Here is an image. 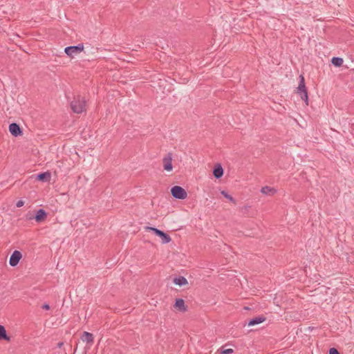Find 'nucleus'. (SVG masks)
Here are the masks:
<instances>
[{"mask_svg": "<svg viewBox=\"0 0 354 354\" xmlns=\"http://www.w3.org/2000/svg\"><path fill=\"white\" fill-rule=\"evenodd\" d=\"M9 131L10 133L15 137H17L22 134V130L21 127L18 124L15 122L10 124Z\"/></svg>", "mask_w": 354, "mask_h": 354, "instance_id": "nucleus-8", "label": "nucleus"}, {"mask_svg": "<svg viewBox=\"0 0 354 354\" xmlns=\"http://www.w3.org/2000/svg\"><path fill=\"white\" fill-rule=\"evenodd\" d=\"M81 339L83 342H86L88 344H93L94 340L93 334L86 331L83 333Z\"/></svg>", "mask_w": 354, "mask_h": 354, "instance_id": "nucleus-13", "label": "nucleus"}, {"mask_svg": "<svg viewBox=\"0 0 354 354\" xmlns=\"http://www.w3.org/2000/svg\"><path fill=\"white\" fill-rule=\"evenodd\" d=\"M173 282L179 286H185L188 283L187 279L183 276H179L178 277H175L173 279Z\"/></svg>", "mask_w": 354, "mask_h": 354, "instance_id": "nucleus-15", "label": "nucleus"}, {"mask_svg": "<svg viewBox=\"0 0 354 354\" xmlns=\"http://www.w3.org/2000/svg\"><path fill=\"white\" fill-rule=\"evenodd\" d=\"M234 352L233 349L232 348H227V349H221V354H231Z\"/></svg>", "mask_w": 354, "mask_h": 354, "instance_id": "nucleus-20", "label": "nucleus"}, {"mask_svg": "<svg viewBox=\"0 0 354 354\" xmlns=\"http://www.w3.org/2000/svg\"><path fill=\"white\" fill-rule=\"evenodd\" d=\"M24 205V202L21 200H19V201H17V203H16V206L17 207H22L23 205Z\"/></svg>", "mask_w": 354, "mask_h": 354, "instance_id": "nucleus-22", "label": "nucleus"}, {"mask_svg": "<svg viewBox=\"0 0 354 354\" xmlns=\"http://www.w3.org/2000/svg\"><path fill=\"white\" fill-rule=\"evenodd\" d=\"M21 257H22L21 253L18 250H15L10 257V260H9L10 265L12 267L16 266L19 263Z\"/></svg>", "mask_w": 354, "mask_h": 354, "instance_id": "nucleus-6", "label": "nucleus"}, {"mask_svg": "<svg viewBox=\"0 0 354 354\" xmlns=\"http://www.w3.org/2000/svg\"><path fill=\"white\" fill-rule=\"evenodd\" d=\"M221 194L234 204L236 203V200L231 195L228 194L225 191H221Z\"/></svg>", "mask_w": 354, "mask_h": 354, "instance_id": "nucleus-19", "label": "nucleus"}, {"mask_svg": "<svg viewBox=\"0 0 354 354\" xmlns=\"http://www.w3.org/2000/svg\"><path fill=\"white\" fill-rule=\"evenodd\" d=\"M51 178V174L49 171L39 173L37 176V180L41 182H48Z\"/></svg>", "mask_w": 354, "mask_h": 354, "instance_id": "nucleus-11", "label": "nucleus"}, {"mask_svg": "<svg viewBox=\"0 0 354 354\" xmlns=\"http://www.w3.org/2000/svg\"><path fill=\"white\" fill-rule=\"evenodd\" d=\"M86 102L84 97L78 95L73 97V100L71 102V108L72 111L75 113H82L86 111Z\"/></svg>", "mask_w": 354, "mask_h": 354, "instance_id": "nucleus-1", "label": "nucleus"}, {"mask_svg": "<svg viewBox=\"0 0 354 354\" xmlns=\"http://www.w3.org/2000/svg\"><path fill=\"white\" fill-rule=\"evenodd\" d=\"M145 229L148 231H152L156 236H159L162 240V243L163 244L168 243L171 241L169 234L159 229L153 227H146Z\"/></svg>", "mask_w": 354, "mask_h": 354, "instance_id": "nucleus-3", "label": "nucleus"}, {"mask_svg": "<svg viewBox=\"0 0 354 354\" xmlns=\"http://www.w3.org/2000/svg\"><path fill=\"white\" fill-rule=\"evenodd\" d=\"M261 192L264 194L272 196L277 192V190L273 187L265 186L261 188Z\"/></svg>", "mask_w": 354, "mask_h": 354, "instance_id": "nucleus-16", "label": "nucleus"}, {"mask_svg": "<svg viewBox=\"0 0 354 354\" xmlns=\"http://www.w3.org/2000/svg\"><path fill=\"white\" fill-rule=\"evenodd\" d=\"M328 353L329 354H339V351H337V348H331L329 349V351H328Z\"/></svg>", "mask_w": 354, "mask_h": 354, "instance_id": "nucleus-21", "label": "nucleus"}, {"mask_svg": "<svg viewBox=\"0 0 354 354\" xmlns=\"http://www.w3.org/2000/svg\"><path fill=\"white\" fill-rule=\"evenodd\" d=\"M213 175L217 179H218L223 176V169L221 165H217L214 167V168L213 169Z\"/></svg>", "mask_w": 354, "mask_h": 354, "instance_id": "nucleus-14", "label": "nucleus"}, {"mask_svg": "<svg viewBox=\"0 0 354 354\" xmlns=\"http://www.w3.org/2000/svg\"><path fill=\"white\" fill-rule=\"evenodd\" d=\"M84 50V44H79L77 46H67L64 48V53L71 58H73L75 55L80 53Z\"/></svg>", "mask_w": 354, "mask_h": 354, "instance_id": "nucleus-4", "label": "nucleus"}, {"mask_svg": "<svg viewBox=\"0 0 354 354\" xmlns=\"http://www.w3.org/2000/svg\"><path fill=\"white\" fill-rule=\"evenodd\" d=\"M297 93L300 95L301 98L305 101L306 104H308V96L307 88L305 85V80L302 75H299V82L297 87Z\"/></svg>", "mask_w": 354, "mask_h": 354, "instance_id": "nucleus-2", "label": "nucleus"}, {"mask_svg": "<svg viewBox=\"0 0 354 354\" xmlns=\"http://www.w3.org/2000/svg\"><path fill=\"white\" fill-rule=\"evenodd\" d=\"M62 345H63V343H62V342H59V343H58V344H57L58 347H59V348H60Z\"/></svg>", "mask_w": 354, "mask_h": 354, "instance_id": "nucleus-24", "label": "nucleus"}, {"mask_svg": "<svg viewBox=\"0 0 354 354\" xmlns=\"http://www.w3.org/2000/svg\"><path fill=\"white\" fill-rule=\"evenodd\" d=\"M163 167L166 171L172 170V157L171 154L169 153L166 156H165L162 159Z\"/></svg>", "mask_w": 354, "mask_h": 354, "instance_id": "nucleus-7", "label": "nucleus"}, {"mask_svg": "<svg viewBox=\"0 0 354 354\" xmlns=\"http://www.w3.org/2000/svg\"><path fill=\"white\" fill-rule=\"evenodd\" d=\"M266 319V318L263 315L255 317L252 318L248 322V325L249 326H254V325H257V324L263 322Z\"/></svg>", "mask_w": 354, "mask_h": 354, "instance_id": "nucleus-12", "label": "nucleus"}, {"mask_svg": "<svg viewBox=\"0 0 354 354\" xmlns=\"http://www.w3.org/2000/svg\"><path fill=\"white\" fill-rule=\"evenodd\" d=\"M3 339L10 342V337L7 335L5 327L0 325V341Z\"/></svg>", "mask_w": 354, "mask_h": 354, "instance_id": "nucleus-17", "label": "nucleus"}, {"mask_svg": "<svg viewBox=\"0 0 354 354\" xmlns=\"http://www.w3.org/2000/svg\"><path fill=\"white\" fill-rule=\"evenodd\" d=\"M174 307L180 312H185L187 310V306L185 305L183 299H176Z\"/></svg>", "mask_w": 354, "mask_h": 354, "instance_id": "nucleus-9", "label": "nucleus"}, {"mask_svg": "<svg viewBox=\"0 0 354 354\" xmlns=\"http://www.w3.org/2000/svg\"><path fill=\"white\" fill-rule=\"evenodd\" d=\"M171 194L174 198L183 200L187 197V192L182 187L176 185L171 187Z\"/></svg>", "mask_w": 354, "mask_h": 354, "instance_id": "nucleus-5", "label": "nucleus"}, {"mask_svg": "<svg viewBox=\"0 0 354 354\" xmlns=\"http://www.w3.org/2000/svg\"><path fill=\"white\" fill-rule=\"evenodd\" d=\"M41 308L48 310L50 309V306L48 304H44L41 306Z\"/></svg>", "mask_w": 354, "mask_h": 354, "instance_id": "nucleus-23", "label": "nucleus"}, {"mask_svg": "<svg viewBox=\"0 0 354 354\" xmlns=\"http://www.w3.org/2000/svg\"><path fill=\"white\" fill-rule=\"evenodd\" d=\"M343 59L341 57H334L331 59L332 64L337 67H340L343 64Z\"/></svg>", "mask_w": 354, "mask_h": 354, "instance_id": "nucleus-18", "label": "nucleus"}, {"mask_svg": "<svg viewBox=\"0 0 354 354\" xmlns=\"http://www.w3.org/2000/svg\"><path fill=\"white\" fill-rule=\"evenodd\" d=\"M47 217L46 212L43 209H39L37 211L35 215V219L37 223L44 221Z\"/></svg>", "mask_w": 354, "mask_h": 354, "instance_id": "nucleus-10", "label": "nucleus"}]
</instances>
